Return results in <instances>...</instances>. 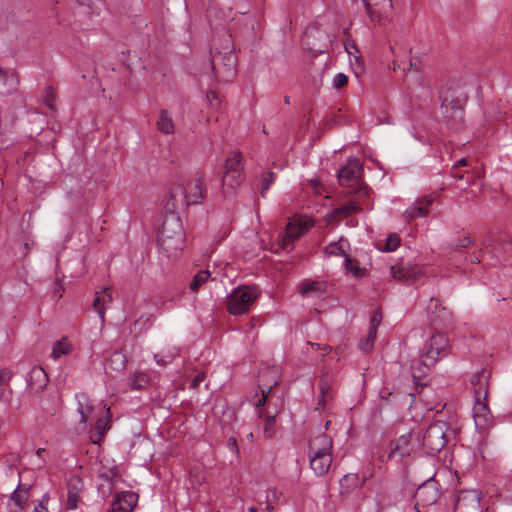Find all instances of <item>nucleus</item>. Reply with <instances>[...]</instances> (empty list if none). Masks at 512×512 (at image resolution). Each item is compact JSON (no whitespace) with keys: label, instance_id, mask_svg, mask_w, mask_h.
Segmentation results:
<instances>
[{"label":"nucleus","instance_id":"f704fd0d","mask_svg":"<svg viewBox=\"0 0 512 512\" xmlns=\"http://www.w3.org/2000/svg\"><path fill=\"white\" fill-rule=\"evenodd\" d=\"M345 271L347 274L356 278L364 276L365 273V270L360 268L359 263L351 259L350 256H346Z\"/></svg>","mask_w":512,"mask_h":512},{"label":"nucleus","instance_id":"37998d69","mask_svg":"<svg viewBox=\"0 0 512 512\" xmlns=\"http://www.w3.org/2000/svg\"><path fill=\"white\" fill-rule=\"evenodd\" d=\"M381 322H382V313L380 312V310H375L370 319V328L369 329H374V332L377 333V328L379 327Z\"/></svg>","mask_w":512,"mask_h":512},{"label":"nucleus","instance_id":"864d4df0","mask_svg":"<svg viewBox=\"0 0 512 512\" xmlns=\"http://www.w3.org/2000/svg\"><path fill=\"white\" fill-rule=\"evenodd\" d=\"M471 243V240L469 237L467 236H463L461 237L457 242L456 244L453 246L455 249L457 248H465L467 246H469Z\"/></svg>","mask_w":512,"mask_h":512},{"label":"nucleus","instance_id":"5701e85b","mask_svg":"<svg viewBox=\"0 0 512 512\" xmlns=\"http://www.w3.org/2000/svg\"><path fill=\"white\" fill-rule=\"evenodd\" d=\"M29 387L34 391L42 390L48 383V376L45 370L40 366H34L27 379Z\"/></svg>","mask_w":512,"mask_h":512},{"label":"nucleus","instance_id":"6e6552de","mask_svg":"<svg viewBox=\"0 0 512 512\" xmlns=\"http://www.w3.org/2000/svg\"><path fill=\"white\" fill-rule=\"evenodd\" d=\"M314 226V222L307 216H294L286 227L285 234L279 239L281 249L291 251L293 242L307 233Z\"/></svg>","mask_w":512,"mask_h":512},{"label":"nucleus","instance_id":"20e7f679","mask_svg":"<svg viewBox=\"0 0 512 512\" xmlns=\"http://www.w3.org/2000/svg\"><path fill=\"white\" fill-rule=\"evenodd\" d=\"M259 296L256 286H240L235 288L227 299V309L233 315H240L249 311Z\"/></svg>","mask_w":512,"mask_h":512},{"label":"nucleus","instance_id":"ea45409f","mask_svg":"<svg viewBox=\"0 0 512 512\" xmlns=\"http://www.w3.org/2000/svg\"><path fill=\"white\" fill-rule=\"evenodd\" d=\"M348 77L344 73H338L335 75L332 81V85L334 88L339 89L347 85Z\"/></svg>","mask_w":512,"mask_h":512},{"label":"nucleus","instance_id":"f03ea898","mask_svg":"<svg viewBox=\"0 0 512 512\" xmlns=\"http://www.w3.org/2000/svg\"><path fill=\"white\" fill-rule=\"evenodd\" d=\"M158 243L168 257H176L180 253L184 245V233L178 217L165 218L159 231Z\"/></svg>","mask_w":512,"mask_h":512},{"label":"nucleus","instance_id":"2eb2a0df","mask_svg":"<svg viewBox=\"0 0 512 512\" xmlns=\"http://www.w3.org/2000/svg\"><path fill=\"white\" fill-rule=\"evenodd\" d=\"M441 113L447 125L452 129H458L463 120V110L459 106L450 105L445 99L441 105Z\"/></svg>","mask_w":512,"mask_h":512},{"label":"nucleus","instance_id":"603ef678","mask_svg":"<svg viewBox=\"0 0 512 512\" xmlns=\"http://www.w3.org/2000/svg\"><path fill=\"white\" fill-rule=\"evenodd\" d=\"M271 390H272L271 386L267 387V388H261L262 396H261V398H259L258 402L256 403V406H262L265 404L267 396Z\"/></svg>","mask_w":512,"mask_h":512},{"label":"nucleus","instance_id":"2f4dec72","mask_svg":"<svg viewBox=\"0 0 512 512\" xmlns=\"http://www.w3.org/2000/svg\"><path fill=\"white\" fill-rule=\"evenodd\" d=\"M102 409L105 410V415L102 416V417H99L97 419V422H96V432H97V435H98V439L97 440H93V443H97L98 441H100L101 438L105 435V433L111 427V424H110V417H111L110 409L108 407H106L105 404L102 406Z\"/></svg>","mask_w":512,"mask_h":512},{"label":"nucleus","instance_id":"39448f33","mask_svg":"<svg viewBox=\"0 0 512 512\" xmlns=\"http://www.w3.org/2000/svg\"><path fill=\"white\" fill-rule=\"evenodd\" d=\"M363 167L358 159L350 158L346 164L339 170L338 178L342 186L354 187L355 193L367 196L369 193L368 187L361 182L360 176Z\"/></svg>","mask_w":512,"mask_h":512},{"label":"nucleus","instance_id":"393cba45","mask_svg":"<svg viewBox=\"0 0 512 512\" xmlns=\"http://www.w3.org/2000/svg\"><path fill=\"white\" fill-rule=\"evenodd\" d=\"M471 385L474 389V396L487 398L488 395V378L485 371H478L471 378Z\"/></svg>","mask_w":512,"mask_h":512},{"label":"nucleus","instance_id":"412c9836","mask_svg":"<svg viewBox=\"0 0 512 512\" xmlns=\"http://www.w3.org/2000/svg\"><path fill=\"white\" fill-rule=\"evenodd\" d=\"M18 77L14 72L4 71L0 67V96L13 93L18 88Z\"/></svg>","mask_w":512,"mask_h":512},{"label":"nucleus","instance_id":"a18cd8bd","mask_svg":"<svg viewBox=\"0 0 512 512\" xmlns=\"http://www.w3.org/2000/svg\"><path fill=\"white\" fill-rule=\"evenodd\" d=\"M357 483H358V477L355 474H347L340 481V485L342 488H344L345 486H347V487L355 486V485H357Z\"/></svg>","mask_w":512,"mask_h":512},{"label":"nucleus","instance_id":"3c124183","mask_svg":"<svg viewBox=\"0 0 512 512\" xmlns=\"http://www.w3.org/2000/svg\"><path fill=\"white\" fill-rule=\"evenodd\" d=\"M205 379V373L204 372H199L197 373L193 380H192V383H191V388L193 389H196L199 387V385L204 381Z\"/></svg>","mask_w":512,"mask_h":512},{"label":"nucleus","instance_id":"9d476101","mask_svg":"<svg viewBox=\"0 0 512 512\" xmlns=\"http://www.w3.org/2000/svg\"><path fill=\"white\" fill-rule=\"evenodd\" d=\"M481 493L476 489L461 490L454 504L455 512H480Z\"/></svg>","mask_w":512,"mask_h":512},{"label":"nucleus","instance_id":"bb28decb","mask_svg":"<svg viewBox=\"0 0 512 512\" xmlns=\"http://www.w3.org/2000/svg\"><path fill=\"white\" fill-rule=\"evenodd\" d=\"M178 355L179 348L176 346H166L160 352L154 354V360L159 366L165 367L172 363Z\"/></svg>","mask_w":512,"mask_h":512},{"label":"nucleus","instance_id":"4468645a","mask_svg":"<svg viewBox=\"0 0 512 512\" xmlns=\"http://www.w3.org/2000/svg\"><path fill=\"white\" fill-rule=\"evenodd\" d=\"M138 502V495L125 491L115 495L112 502V512H132Z\"/></svg>","mask_w":512,"mask_h":512},{"label":"nucleus","instance_id":"9b49d317","mask_svg":"<svg viewBox=\"0 0 512 512\" xmlns=\"http://www.w3.org/2000/svg\"><path fill=\"white\" fill-rule=\"evenodd\" d=\"M414 448L415 443L412 440V434L410 432L403 434L390 443L387 458H398L403 461L411 456Z\"/></svg>","mask_w":512,"mask_h":512},{"label":"nucleus","instance_id":"69168bd1","mask_svg":"<svg viewBox=\"0 0 512 512\" xmlns=\"http://www.w3.org/2000/svg\"><path fill=\"white\" fill-rule=\"evenodd\" d=\"M247 438H248L250 441H253V439H254V435H253V433H252V432L248 433Z\"/></svg>","mask_w":512,"mask_h":512},{"label":"nucleus","instance_id":"72a5a7b5","mask_svg":"<svg viewBox=\"0 0 512 512\" xmlns=\"http://www.w3.org/2000/svg\"><path fill=\"white\" fill-rule=\"evenodd\" d=\"M211 277L209 270L199 271L192 279L189 288L192 292L197 293L199 288L206 283Z\"/></svg>","mask_w":512,"mask_h":512},{"label":"nucleus","instance_id":"bf43d9fd","mask_svg":"<svg viewBox=\"0 0 512 512\" xmlns=\"http://www.w3.org/2000/svg\"><path fill=\"white\" fill-rule=\"evenodd\" d=\"M269 495V499L271 500V498L273 499H276L277 498V490L275 488H270L268 490V494Z\"/></svg>","mask_w":512,"mask_h":512},{"label":"nucleus","instance_id":"e2e57ef3","mask_svg":"<svg viewBox=\"0 0 512 512\" xmlns=\"http://www.w3.org/2000/svg\"><path fill=\"white\" fill-rule=\"evenodd\" d=\"M229 443H230V445H234V447L236 449V452H238V448H237V445H236V440L235 439H229Z\"/></svg>","mask_w":512,"mask_h":512},{"label":"nucleus","instance_id":"e433bc0d","mask_svg":"<svg viewBox=\"0 0 512 512\" xmlns=\"http://www.w3.org/2000/svg\"><path fill=\"white\" fill-rule=\"evenodd\" d=\"M276 431V421L274 416H267L263 428V435L267 439H271Z\"/></svg>","mask_w":512,"mask_h":512},{"label":"nucleus","instance_id":"dca6fc26","mask_svg":"<svg viewBox=\"0 0 512 512\" xmlns=\"http://www.w3.org/2000/svg\"><path fill=\"white\" fill-rule=\"evenodd\" d=\"M390 273L394 279L407 283L414 282L422 276V270L415 266L393 265L390 268Z\"/></svg>","mask_w":512,"mask_h":512},{"label":"nucleus","instance_id":"680f3d73","mask_svg":"<svg viewBox=\"0 0 512 512\" xmlns=\"http://www.w3.org/2000/svg\"><path fill=\"white\" fill-rule=\"evenodd\" d=\"M458 165H459V166H466V165H467V160H466L465 158L460 159V160L456 163V165L453 167V170H454V169H455V167H456V166H458Z\"/></svg>","mask_w":512,"mask_h":512},{"label":"nucleus","instance_id":"c9c22d12","mask_svg":"<svg viewBox=\"0 0 512 512\" xmlns=\"http://www.w3.org/2000/svg\"><path fill=\"white\" fill-rule=\"evenodd\" d=\"M377 333L374 329H369L367 336L359 342V348L362 352L369 353L374 348Z\"/></svg>","mask_w":512,"mask_h":512},{"label":"nucleus","instance_id":"338daca9","mask_svg":"<svg viewBox=\"0 0 512 512\" xmlns=\"http://www.w3.org/2000/svg\"><path fill=\"white\" fill-rule=\"evenodd\" d=\"M400 65L397 63H393V70L400 69Z\"/></svg>","mask_w":512,"mask_h":512},{"label":"nucleus","instance_id":"473e14b6","mask_svg":"<svg viewBox=\"0 0 512 512\" xmlns=\"http://www.w3.org/2000/svg\"><path fill=\"white\" fill-rule=\"evenodd\" d=\"M131 388L135 390L145 389L150 383V376L146 372H136L129 378Z\"/></svg>","mask_w":512,"mask_h":512},{"label":"nucleus","instance_id":"c85d7f7f","mask_svg":"<svg viewBox=\"0 0 512 512\" xmlns=\"http://www.w3.org/2000/svg\"><path fill=\"white\" fill-rule=\"evenodd\" d=\"M360 211V206L354 202L350 201L349 203L334 209L329 214V220L330 221H339L340 219L344 217H348L354 213H357Z\"/></svg>","mask_w":512,"mask_h":512},{"label":"nucleus","instance_id":"58836bf2","mask_svg":"<svg viewBox=\"0 0 512 512\" xmlns=\"http://www.w3.org/2000/svg\"><path fill=\"white\" fill-rule=\"evenodd\" d=\"M111 363L116 364L115 369H123L126 364V357L121 352L113 353Z\"/></svg>","mask_w":512,"mask_h":512},{"label":"nucleus","instance_id":"a211bd4d","mask_svg":"<svg viewBox=\"0 0 512 512\" xmlns=\"http://www.w3.org/2000/svg\"><path fill=\"white\" fill-rule=\"evenodd\" d=\"M432 203L433 199L430 197H422L417 199L408 209L405 210V218L411 220L414 218L427 216L428 209Z\"/></svg>","mask_w":512,"mask_h":512},{"label":"nucleus","instance_id":"7c9ffc66","mask_svg":"<svg viewBox=\"0 0 512 512\" xmlns=\"http://www.w3.org/2000/svg\"><path fill=\"white\" fill-rule=\"evenodd\" d=\"M73 349V345L68 341L67 337H62L60 340L53 344L51 357L54 360L59 359L62 356L68 355Z\"/></svg>","mask_w":512,"mask_h":512},{"label":"nucleus","instance_id":"4d7b16f0","mask_svg":"<svg viewBox=\"0 0 512 512\" xmlns=\"http://www.w3.org/2000/svg\"><path fill=\"white\" fill-rule=\"evenodd\" d=\"M438 306H440V302L438 299L431 298L429 302L428 309L431 310L432 308L437 309Z\"/></svg>","mask_w":512,"mask_h":512},{"label":"nucleus","instance_id":"f8f14e48","mask_svg":"<svg viewBox=\"0 0 512 512\" xmlns=\"http://www.w3.org/2000/svg\"><path fill=\"white\" fill-rule=\"evenodd\" d=\"M473 418L476 428L484 432L492 425V415L483 397H476L473 407Z\"/></svg>","mask_w":512,"mask_h":512},{"label":"nucleus","instance_id":"774afa93","mask_svg":"<svg viewBox=\"0 0 512 512\" xmlns=\"http://www.w3.org/2000/svg\"><path fill=\"white\" fill-rule=\"evenodd\" d=\"M249 512H257V509L255 507H250Z\"/></svg>","mask_w":512,"mask_h":512},{"label":"nucleus","instance_id":"49530a36","mask_svg":"<svg viewBox=\"0 0 512 512\" xmlns=\"http://www.w3.org/2000/svg\"><path fill=\"white\" fill-rule=\"evenodd\" d=\"M48 501H49V494L46 493L42 496V499L40 502L34 507L33 512H48Z\"/></svg>","mask_w":512,"mask_h":512},{"label":"nucleus","instance_id":"4c0bfd02","mask_svg":"<svg viewBox=\"0 0 512 512\" xmlns=\"http://www.w3.org/2000/svg\"><path fill=\"white\" fill-rule=\"evenodd\" d=\"M400 245V238L396 234H391L386 239L384 251L392 252L395 251Z\"/></svg>","mask_w":512,"mask_h":512},{"label":"nucleus","instance_id":"a878e982","mask_svg":"<svg viewBox=\"0 0 512 512\" xmlns=\"http://www.w3.org/2000/svg\"><path fill=\"white\" fill-rule=\"evenodd\" d=\"M350 244L346 239L340 238L338 241L331 242L324 248V253L328 256H349Z\"/></svg>","mask_w":512,"mask_h":512},{"label":"nucleus","instance_id":"4be33fe9","mask_svg":"<svg viewBox=\"0 0 512 512\" xmlns=\"http://www.w3.org/2000/svg\"><path fill=\"white\" fill-rule=\"evenodd\" d=\"M112 301V294L109 288H104L102 291L97 292L93 301V308L99 315L101 324L105 322V310L107 305Z\"/></svg>","mask_w":512,"mask_h":512},{"label":"nucleus","instance_id":"de8ad7c7","mask_svg":"<svg viewBox=\"0 0 512 512\" xmlns=\"http://www.w3.org/2000/svg\"><path fill=\"white\" fill-rule=\"evenodd\" d=\"M345 50L349 54L350 57L353 56L355 58V60L358 61L360 54H359L358 48L356 47L355 43L348 42L347 44H345Z\"/></svg>","mask_w":512,"mask_h":512},{"label":"nucleus","instance_id":"79ce46f5","mask_svg":"<svg viewBox=\"0 0 512 512\" xmlns=\"http://www.w3.org/2000/svg\"><path fill=\"white\" fill-rule=\"evenodd\" d=\"M206 97L207 101L213 109H218L220 107L221 100L215 91H208Z\"/></svg>","mask_w":512,"mask_h":512},{"label":"nucleus","instance_id":"8fccbe9b","mask_svg":"<svg viewBox=\"0 0 512 512\" xmlns=\"http://www.w3.org/2000/svg\"><path fill=\"white\" fill-rule=\"evenodd\" d=\"M13 376V373L8 368H3L0 370V386L8 383Z\"/></svg>","mask_w":512,"mask_h":512},{"label":"nucleus","instance_id":"f257e3e1","mask_svg":"<svg viewBox=\"0 0 512 512\" xmlns=\"http://www.w3.org/2000/svg\"><path fill=\"white\" fill-rule=\"evenodd\" d=\"M333 440L326 433H319L309 441L310 467L317 476L327 474L332 464Z\"/></svg>","mask_w":512,"mask_h":512},{"label":"nucleus","instance_id":"c756f323","mask_svg":"<svg viewBox=\"0 0 512 512\" xmlns=\"http://www.w3.org/2000/svg\"><path fill=\"white\" fill-rule=\"evenodd\" d=\"M156 126L158 131L166 135H170L175 132V123L172 116L164 109L159 112Z\"/></svg>","mask_w":512,"mask_h":512},{"label":"nucleus","instance_id":"423d86ee","mask_svg":"<svg viewBox=\"0 0 512 512\" xmlns=\"http://www.w3.org/2000/svg\"><path fill=\"white\" fill-rule=\"evenodd\" d=\"M206 188L201 178L195 177L183 184L175 185L171 190L173 199L181 198L187 205L200 203L205 196Z\"/></svg>","mask_w":512,"mask_h":512},{"label":"nucleus","instance_id":"5fc2aeb1","mask_svg":"<svg viewBox=\"0 0 512 512\" xmlns=\"http://www.w3.org/2000/svg\"><path fill=\"white\" fill-rule=\"evenodd\" d=\"M273 180H274V174L273 173H269L268 177L265 178L264 182H263L262 191H261L262 195H264V193L268 190L269 185H270L271 182H273Z\"/></svg>","mask_w":512,"mask_h":512},{"label":"nucleus","instance_id":"052dcab7","mask_svg":"<svg viewBox=\"0 0 512 512\" xmlns=\"http://www.w3.org/2000/svg\"><path fill=\"white\" fill-rule=\"evenodd\" d=\"M311 186L313 187V189L315 190L316 193H319V183L317 180H311Z\"/></svg>","mask_w":512,"mask_h":512},{"label":"nucleus","instance_id":"ddd939ff","mask_svg":"<svg viewBox=\"0 0 512 512\" xmlns=\"http://www.w3.org/2000/svg\"><path fill=\"white\" fill-rule=\"evenodd\" d=\"M84 484L80 476L72 475L67 481V510H76L81 502V493L83 491Z\"/></svg>","mask_w":512,"mask_h":512},{"label":"nucleus","instance_id":"cd10ccee","mask_svg":"<svg viewBox=\"0 0 512 512\" xmlns=\"http://www.w3.org/2000/svg\"><path fill=\"white\" fill-rule=\"evenodd\" d=\"M28 499V489L23 487H17L13 492L9 500V508L13 512L22 510Z\"/></svg>","mask_w":512,"mask_h":512},{"label":"nucleus","instance_id":"13d9d810","mask_svg":"<svg viewBox=\"0 0 512 512\" xmlns=\"http://www.w3.org/2000/svg\"><path fill=\"white\" fill-rule=\"evenodd\" d=\"M265 509L268 510V511L274 510V506H273L272 501L269 499V495L266 496V507H265Z\"/></svg>","mask_w":512,"mask_h":512},{"label":"nucleus","instance_id":"7ed1b4c3","mask_svg":"<svg viewBox=\"0 0 512 512\" xmlns=\"http://www.w3.org/2000/svg\"><path fill=\"white\" fill-rule=\"evenodd\" d=\"M450 353L448 337L443 333H434L421 350V361L425 367L434 366Z\"/></svg>","mask_w":512,"mask_h":512},{"label":"nucleus","instance_id":"1a4fd4ad","mask_svg":"<svg viewBox=\"0 0 512 512\" xmlns=\"http://www.w3.org/2000/svg\"><path fill=\"white\" fill-rule=\"evenodd\" d=\"M241 156L239 153H232L226 160L225 173L223 176V185L235 188L242 181Z\"/></svg>","mask_w":512,"mask_h":512},{"label":"nucleus","instance_id":"0e129e2a","mask_svg":"<svg viewBox=\"0 0 512 512\" xmlns=\"http://www.w3.org/2000/svg\"><path fill=\"white\" fill-rule=\"evenodd\" d=\"M229 443H230V445H234V447L236 449V452H238V448H237V445H236V440L235 439H229Z\"/></svg>","mask_w":512,"mask_h":512},{"label":"nucleus","instance_id":"09e8293b","mask_svg":"<svg viewBox=\"0 0 512 512\" xmlns=\"http://www.w3.org/2000/svg\"><path fill=\"white\" fill-rule=\"evenodd\" d=\"M329 383L327 380L322 379L320 382V395L321 398L319 400V405H322V402L325 401L326 396L328 395Z\"/></svg>","mask_w":512,"mask_h":512},{"label":"nucleus","instance_id":"aec40b11","mask_svg":"<svg viewBox=\"0 0 512 512\" xmlns=\"http://www.w3.org/2000/svg\"><path fill=\"white\" fill-rule=\"evenodd\" d=\"M326 285L322 281L305 280L298 286V292L303 297H320L324 294Z\"/></svg>","mask_w":512,"mask_h":512},{"label":"nucleus","instance_id":"0eeeda50","mask_svg":"<svg viewBox=\"0 0 512 512\" xmlns=\"http://www.w3.org/2000/svg\"><path fill=\"white\" fill-rule=\"evenodd\" d=\"M448 429L444 421H435L428 426L422 438L423 448L428 454H437L445 447Z\"/></svg>","mask_w":512,"mask_h":512},{"label":"nucleus","instance_id":"a19ab883","mask_svg":"<svg viewBox=\"0 0 512 512\" xmlns=\"http://www.w3.org/2000/svg\"><path fill=\"white\" fill-rule=\"evenodd\" d=\"M364 2L366 11L372 16V6H378L381 4H388L391 6V0H362Z\"/></svg>","mask_w":512,"mask_h":512},{"label":"nucleus","instance_id":"f3484780","mask_svg":"<svg viewBox=\"0 0 512 512\" xmlns=\"http://www.w3.org/2000/svg\"><path fill=\"white\" fill-rule=\"evenodd\" d=\"M76 401V410L80 415V423L86 426L93 419L95 408L92 401L85 393L76 394Z\"/></svg>","mask_w":512,"mask_h":512},{"label":"nucleus","instance_id":"6e6d98bb","mask_svg":"<svg viewBox=\"0 0 512 512\" xmlns=\"http://www.w3.org/2000/svg\"><path fill=\"white\" fill-rule=\"evenodd\" d=\"M43 453H45V449H44V448H39V449H37V451H36V456H37L38 458H40V461H39V463H38V465H37V468H38V469H43V468H45V466H46V461H45L44 459H42V455H43Z\"/></svg>","mask_w":512,"mask_h":512},{"label":"nucleus","instance_id":"6ab92c4d","mask_svg":"<svg viewBox=\"0 0 512 512\" xmlns=\"http://www.w3.org/2000/svg\"><path fill=\"white\" fill-rule=\"evenodd\" d=\"M224 63H223V69L218 67L217 58H213V67L216 71L217 76L224 78L225 80H229L230 78L234 77L235 71H236V56L229 52L226 53L222 57Z\"/></svg>","mask_w":512,"mask_h":512},{"label":"nucleus","instance_id":"b1692460","mask_svg":"<svg viewBox=\"0 0 512 512\" xmlns=\"http://www.w3.org/2000/svg\"><path fill=\"white\" fill-rule=\"evenodd\" d=\"M416 496L424 505H431L438 500L439 492L434 483L428 482L418 488Z\"/></svg>","mask_w":512,"mask_h":512},{"label":"nucleus","instance_id":"c03bdc74","mask_svg":"<svg viewBox=\"0 0 512 512\" xmlns=\"http://www.w3.org/2000/svg\"><path fill=\"white\" fill-rule=\"evenodd\" d=\"M54 100H55V92H54L53 88L48 87V88L45 90L44 102H45V104H46L50 109H55Z\"/></svg>","mask_w":512,"mask_h":512}]
</instances>
